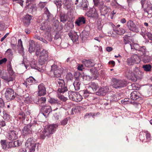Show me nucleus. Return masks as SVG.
Returning a JSON list of instances; mask_svg holds the SVG:
<instances>
[{"label": "nucleus", "instance_id": "1", "mask_svg": "<svg viewBox=\"0 0 152 152\" xmlns=\"http://www.w3.org/2000/svg\"><path fill=\"white\" fill-rule=\"evenodd\" d=\"M141 74V73L138 68L136 67L133 72L129 69H127L126 70L125 75L128 79H130L134 82H135L137 79H141L142 78Z\"/></svg>", "mask_w": 152, "mask_h": 152}, {"label": "nucleus", "instance_id": "2", "mask_svg": "<svg viewBox=\"0 0 152 152\" xmlns=\"http://www.w3.org/2000/svg\"><path fill=\"white\" fill-rule=\"evenodd\" d=\"M58 126V125L56 124H51L48 126L46 128L44 129L40 132L41 138L44 139L46 137H50L51 134L55 132Z\"/></svg>", "mask_w": 152, "mask_h": 152}, {"label": "nucleus", "instance_id": "3", "mask_svg": "<svg viewBox=\"0 0 152 152\" xmlns=\"http://www.w3.org/2000/svg\"><path fill=\"white\" fill-rule=\"evenodd\" d=\"M63 69L61 66H58L56 65H53L51 66V71L53 72L54 77H60L62 73Z\"/></svg>", "mask_w": 152, "mask_h": 152}, {"label": "nucleus", "instance_id": "4", "mask_svg": "<svg viewBox=\"0 0 152 152\" xmlns=\"http://www.w3.org/2000/svg\"><path fill=\"white\" fill-rule=\"evenodd\" d=\"M113 87L115 88H119L124 87L127 85V82L125 80H121L116 79H113Z\"/></svg>", "mask_w": 152, "mask_h": 152}, {"label": "nucleus", "instance_id": "5", "mask_svg": "<svg viewBox=\"0 0 152 152\" xmlns=\"http://www.w3.org/2000/svg\"><path fill=\"white\" fill-rule=\"evenodd\" d=\"M47 51L43 50L40 52V56L39 60V61L40 65L44 64L48 59V54Z\"/></svg>", "mask_w": 152, "mask_h": 152}, {"label": "nucleus", "instance_id": "6", "mask_svg": "<svg viewBox=\"0 0 152 152\" xmlns=\"http://www.w3.org/2000/svg\"><path fill=\"white\" fill-rule=\"evenodd\" d=\"M98 87V84L94 82H92L90 85V86L84 92V94H93V92L96 91Z\"/></svg>", "mask_w": 152, "mask_h": 152}, {"label": "nucleus", "instance_id": "7", "mask_svg": "<svg viewBox=\"0 0 152 152\" xmlns=\"http://www.w3.org/2000/svg\"><path fill=\"white\" fill-rule=\"evenodd\" d=\"M0 77L2 79L8 82L12 81L13 80L12 75H10L5 71H3L2 73H1L0 75Z\"/></svg>", "mask_w": 152, "mask_h": 152}, {"label": "nucleus", "instance_id": "8", "mask_svg": "<svg viewBox=\"0 0 152 152\" xmlns=\"http://www.w3.org/2000/svg\"><path fill=\"white\" fill-rule=\"evenodd\" d=\"M134 48L139 51L140 54H142V56L145 55L146 52L147 50L145 46L140 47L138 44H136L134 45Z\"/></svg>", "mask_w": 152, "mask_h": 152}, {"label": "nucleus", "instance_id": "9", "mask_svg": "<svg viewBox=\"0 0 152 152\" xmlns=\"http://www.w3.org/2000/svg\"><path fill=\"white\" fill-rule=\"evenodd\" d=\"M142 8L143 9L145 13H147L148 14H150L152 13V7L150 2H147Z\"/></svg>", "mask_w": 152, "mask_h": 152}, {"label": "nucleus", "instance_id": "10", "mask_svg": "<svg viewBox=\"0 0 152 152\" xmlns=\"http://www.w3.org/2000/svg\"><path fill=\"white\" fill-rule=\"evenodd\" d=\"M38 95H45L46 94V88L43 83H41L38 86Z\"/></svg>", "mask_w": 152, "mask_h": 152}, {"label": "nucleus", "instance_id": "11", "mask_svg": "<svg viewBox=\"0 0 152 152\" xmlns=\"http://www.w3.org/2000/svg\"><path fill=\"white\" fill-rule=\"evenodd\" d=\"M82 61L84 66L88 68L93 67L95 65V63L90 60H87L84 59Z\"/></svg>", "mask_w": 152, "mask_h": 152}, {"label": "nucleus", "instance_id": "12", "mask_svg": "<svg viewBox=\"0 0 152 152\" xmlns=\"http://www.w3.org/2000/svg\"><path fill=\"white\" fill-rule=\"evenodd\" d=\"M86 22V18L83 16L78 18L75 20V23L77 26H80L85 24Z\"/></svg>", "mask_w": 152, "mask_h": 152}, {"label": "nucleus", "instance_id": "13", "mask_svg": "<svg viewBox=\"0 0 152 152\" xmlns=\"http://www.w3.org/2000/svg\"><path fill=\"white\" fill-rule=\"evenodd\" d=\"M127 26L129 29L134 31L137 29V27L134 24L133 21L130 20L127 23Z\"/></svg>", "mask_w": 152, "mask_h": 152}, {"label": "nucleus", "instance_id": "14", "mask_svg": "<svg viewBox=\"0 0 152 152\" xmlns=\"http://www.w3.org/2000/svg\"><path fill=\"white\" fill-rule=\"evenodd\" d=\"M35 140V139L34 138L29 139V142H30L29 149H30V152H34L35 151L36 143Z\"/></svg>", "mask_w": 152, "mask_h": 152}, {"label": "nucleus", "instance_id": "15", "mask_svg": "<svg viewBox=\"0 0 152 152\" xmlns=\"http://www.w3.org/2000/svg\"><path fill=\"white\" fill-rule=\"evenodd\" d=\"M8 134L9 136L8 138L9 140H14L18 138L16 132L14 130L10 131Z\"/></svg>", "mask_w": 152, "mask_h": 152}, {"label": "nucleus", "instance_id": "16", "mask_svg": "<svg viewBox=\"0 0 152 152\" xmlns=\"http://www.w3.org/2000/svg\"><path fill=\"white\" fill-rule=\"evenodd\" d=\"M87 16L94 19H96L98 17V14L96 10L94 9L89 11L87 13Z\"/></svg>", "mask_w": 152, "mask_h": 152}, {"label": "nucleus", "instance_id": "17", "mask_svg": "<svg viewBox=\"0 0 152 152\" xmlns=\"http://www.w3.org/2000/svg\"><path fill=\"white\" fill-rule=\"evenodd\" d=\"M35 50V45L34 42L31 40L29 42V52L31 53L34 52Z\"/></svg>", "mask_w": 152, "mask_h": 152}, {"label": "nucleus", "instance_id": "18", "mask_svg": "<svg viewBox=\"0 0 152 152\" xmlns=\"http://www.w3.org/2000/svg\"><path fill=\"white\" fill-rule=\"evenodd\" d=\"M142 61L145 63H148L152 60V56L146 55L142 56Z\"/></svg>", "mask_w": 152, "mask_h": 152}, {"label": "nucleus", "instance_id": "19", "mask_svg": "<svg viewBox=\"0 0 152 152\" xmlns=\"http://www.w3.org/2000/svg\"><path fill=\"white\" fill-rule=\"evenodd\" d=\"M30 65L31 68L37 69L39 71H41V68L37 66V62L35 59H33L31 60L30 63Z\"/></svg>", "mask_w": 152, "mask_h": 152}, {"label": "nucleus", "instance_id": "20", "mask_svg": "<svg viewBox=\"0 0 152 152\" xmlns=\"http://www.w3.org/2000/svg\"><path fill=\"white\" fill-rule=\"evenodd\" d=\"M18 52L22 55L23 54L24 48L23 47L22 42L21 40H19L18 44Z\"/></svg>", "mask_w": 152, "mask_h": 152}, {"label": "nucleus", "instance_id": "21", "mask_svg": "<svg viewBox=\"0 0 152 152\" xmlns=\"http://www.w3.org/2000/svg\"><path fill=\"white\" fill-rule=\"evenodd\" d=\"M107 86L104 88H101L99 89L97 92H96V95H103L104 94L107 92L108 90L107 89Z\"/></svg>", "mask_w": 152, "mask_h": 152}, {"label": "nucleus", "instance_id": "22", "mask_svg": "<svg viewBox=\"0 0 152 152\" xmlns=\"http://www.w3.org/2000/svg\"><path fill=\"white\" fill-rule=\"evenodd\" d=\"M68 35L73 42H75L78 40L79 36L76 33L72 34L71 33H69Z\"/></svg>", "mask_w": 152, "mask_h": 152}, {"label": "nucleus", "instance_id": "23", "mask_svg": "<svg viewBox=\"0 0 152 152\" xmlns=\"http://www.w3.org/2000/svg\"><path fill=\"white\" fill-rule=\"evenodd\" d=\"M36 121H31L30 124L29 125V126H30L29 127L30 128V129L29 128V134L30 133V132H31V134H32L34 133V131H32V129L33 130H34L35 129V126L36 125Z\"/></svg>", "mask_w": 152, "mask_h": 152}, {"label": "nucleus", "instance_id": "24", "mask_svg": "<svg viewBox=\"0 0 152 152\" xmlns=\"http://www.w3.org/2000/svg\"><path fill=\"white\" fill-rule=\"evenodd\" d=\"M37 8L35 4L31 5L30 7L29 8V12L32 14H34L36 13Z\"/></svg>", "mask_w": 152, "mask_h": 152}, {"label": "nucleus", "instance_id": "25", "mask_svg": "<svg viewBox=\"0 0 152 152\" xmlns=\"http://www.w3.org/2000/svg\"><path fill=\"white\" fill-rule=\"evenodd\" d=\"M42 109L43 110L44 112L45 113H48L47 115L51 111V107L50 106L47 105L42 107Z\"/></svg>", "mask_w": 152, "mask_h": 152}, {"label": "nucleus", "instance_id": "26", "mask_svg": "<svg viewBox=\"0 0 152 152\" xmlns=\"http://www.w3.org/2000/svg\"><path fill=\"white\" fill-rule=\"evenodd\" d=\"M132 58L134 61H135L136 64H138L140 63L141 61V59L136 54H134L132 56Z\"/></svg>", "mask_w": 152, "mask_h": 152}, {"label": "nucleus", "instance_id": "27", "mask_svg": "<svg viewBox=\"0 0 152 152\" xmlns=\"http://www.w3.org/2000/svg\"><path fill=\"white\" fill-rule=\"evenodd\" d=\"M5 91L4 94L5 95H12L14 94V91L11 88H8L6 90L4 89L3 91Z\"/></svg>", "mask_w": 152, "mask_h": 152}, {"label": "nucleus", "instance_id": "28", "mask_svg": "<svg viewBox=\"0 0 152 152\" xmlns=\"http://www.w3.org/2000/svg\"><path fill=\"white\" fill-rule=\"evenodd\" d=\"M60 21L63 23L66 21L67 19V16L64 13H61L60 14Z\"/></svg>", "mask_w": 152, "mask_h": 152}, {"label": "nucleus", "instance_id": "29", "mask_svg": "<svg viewBox=\"0 0 152 152\" xmlns=\"http://www.w3.org/2000/svg\"><path fill=\"white\" fill-rule=\"evenodd\" d=\"M73 84L75 90H78L80 89V81L77 80L74 82Z\"/></svg>", "mask_w": 152, "mask_h": 152}, {"label": "nucleus", "instance_id": "30", "mask_svg": "<svg viewBox=\"0 0 152 152\" xmlns=\"http://www.w3.org/2000/svg\"><path fill=\"white\" fill-rule=\"evenodd\" d=\"M57 83H58L59 87L60 88H63L65 86V83L64 80L62 79H58L57 80Z\"/></svg>", "mask_w": 152, "mask_h": 152}, {"label": "nucleus", "instance_id": "31", "mask_svg": "<svg viewBox=\"0 0 152 152\" xmlns=\"http://www.w3.org/2000/svg\"><path fill=\"white\" fill-rule=\"evenodd\" d=\"M144 70L146 72H149L151 70L152 66L150 64L144 65L142 66Z\"/></svg>", "mask_w": 152, "mask_h": 152}, {"label": "nucleus", "instance_id": "32", "mask_svg": "<svg viewBox=\"0 0 152 152\" xmlns=\"http://www.w3.org/2000/svg\"><path fill=\"white\" fill-rule=\"evenodd\" d=\"M127 64L129 66L135 64H136L135 61H134L133 58H132V56L127 59Z\"/></svg>", "mask_w": 152, "mask_h": 152}, {"label": "nucleus", "instance_id": "33", "mask_svg": "<svg viewBox=\"0 0 152 152\" xmlns=\"http://www.w3.org/2000/svg\"><path fill=\"white\" fill-rule=\"evenodd\" d=\"M113 30L118 35H122L124 33V30L121 28H119L117 29H114Z\"/></svg>", "mask_w": 152, "mask_h": 152}, {"label": "nucleus", "instance_id": "34", "mask_svg": "<svg viewBox=\"0 0 152 152\" xmlns=\"http://www.w3.org/2000/svg\"><path fill=\"white\" fill-rule=\"evenodd\" d=\"M80 107L79 106L75 107H73L71 110L70 112L71 115H73L77 112H79L80 110Z\"/></svg>", "mask_w": 152, "mask_h": 152}, {"label": "nucleus", "instance_id": "35", "mask_svg": "<svg viewBox=\"0 0 152 152\" xmlns=\"http://www.w3.org/2000/svg\"><path fill=\"white\" fill-rule=\"evenodd\" d=\"M23 22L25 25L28 26V15H26L23 18Z\"/></svg>", "mask_w": 152, "mask_h": 152}, {"label": "nucleus", "instance_id": "36", "mask_svg": "<svg viewBox=\"0 0 152 152\" xmlns=\"http://www.w3.org/2000/svg\"><path fill=\"white\" fill-rule=\"evenodd\" d=\"M88 2L85 0H83L81 6L83 10H86L88 7Z\"/></svg>", "mask_w": 152, "mask_h": 152}, {"label": "nucleus", "instance_id": "37", "mask_svg": "<svg viewBox=\"0 0 152 152\" xmlns=\"http://www.w3.org/2000/svg\"><path fill=\"white\" fill-rule=\"evenodd\" d=\"M67 91V88L65 86L63 88H59L58 90V91L60 93L63 94Z\"/></svg>", "mask_w": 152, "mask_h": 152}, {"label": "nucleus", "instance_id": "38", "mask_svg": "<svg viewBox=\"0 0 152 152\" xmlns=\"http://www.w3.org/2000/svg\"><path fill=\"white\" fill-rule=\"evenodd\" d=\"M46 101V98L45 97H41L38 99V104H41L44 103Z\"/></svg>", "mask_w": 152, "mask_h": 152}, {"label": "nucleus", "instance_id": "39", "mask_svg": "<svg viewBox=\"0 0 152 152\" xmlns=\"http://www.w3.org/2000/svg\"><path fill=\"white\" fill-rule=\"evenodd\" d=\"M110 9L109 7H107L105 5L102 8L100 9L101 11L104 12V13L106 14L109 10Z\"/></svg>", "mask_w": 152, "mask_h": 152}, {"label": "nucleus", "instance_id": "40", "mask_svg": "<svg viewBox=\"0 0 152 152\" xmlns=\"http://www.w3.org/2000/svg\"><path fill=\"white\" fill-rule=\"evenodd\" d=\"M28 125L25 126L24 127L23 130V135H26L28 134Z\"/></svg>", "mask_w": 152, "mask_h": 152}, {"label": "nucleus", "instance_id": "41", "mask_svg": "<svg viewBox=\"0 0 152 152\" xmlns=\"http://www.w3.org/2000/svg\"><path fill=\"white\" fill-rule=\"evenodd\" d=\"M47 12H46V13L47 15V17L48 18V20L50 21V20H52V15L51 14L48 10Z\"/></svg>", "mask_w": 152, "mask_h": 152}, {"label": "nucleus", "instance_id": "42", "mask_svg": "<svg viewBox=\"0 0 152 152\" xmlns=\"http://www.w3.org/2000/svg\"><path fill=\"white\" fill-rule=\"evenodd\" d=\"M76 98L74 99L75 101L76 102H80L82 100L83 98L82 96H74Z\"/></svg>", "mask_w": 152, "mask_h": 152}, {"label": "nucleus", "instance_id": "43", "mask_svg": "<svg viewBox=\"0 0 152 152\" xmlns=\"http://www.w3.org/2000/svg\"><path fill=\"white\" fill-rule=\"evenodd\" d=\"M36 81L35 79L33 77L31 76L29 77V83H31L30 85L35 84L36 83Z\"/></svg>", "mask_w": 152, "mask_h": 152}, {"label": "nucleus", "instance_id": "44", "mask_svg": "<svg viewBox=\"0 0 152 152\" xmlns=\"http://www.w3.org/2000/svg\"><path fill=\"white\" fill-rule=\"evenodd\" d=\"M105 5L104 4V2L102 1L101 0L98 3V5H97L96 6H98L99 7L100 10Z\"/></svg>", "mask_w": 152, "mask_h": 152}, {"label": "nucleus", "instance_id": "45", "mask_svg": "<svg viewBox=\"0 0 152 152\" xmlns=\"http://www.w3.org/2000/svg\"><path fill=\"white\" fill-rule=\"evenodd\" d=\"M129 37V36L127 35H125L123 37L124 43L125 44L129 43V41L128 38Z\"/></svg>", "mask_w": 152, "mask_h": 152}, {"label": "nucleus", "instance_id": "46", "mask_svg": "<svg viewBox=\"0 0 152 152\" xmlns=\"http://www.w3.org/2000/svg\"><path fill=\"white\" fill-rule=\"evenodd\" d=\"M5 96L8 101L14 99L15 97V96Z\"/></svg>", "mask_w": 152, "mask_h": 152}, {"label": "nucleus", "instance_id": "47", "mask_svg": "<svg viewBox=\"0 0 152 152\" xmlns=\"http://www.w3.org/2000/svg\"><path fill=\"white\" fill-rule=\"evenodd\" d=\"M112 6L115 8L119 7L120 5L115 1H114L111 3Z\"/></svg>", "mask_w": 152, "mask_h": 152}, {"label": "nucleus", "instance_id": "48", "mask_svg": "<svg viewBox=\"0 0 152 152\" xmlns=\"http://www.w3.org/2000/svg\"><path fill=\"white\" fill-rule=\"evenodd\" d=\"M66 77L67 80H71L72 79L73 76L71 73H69L67 74L66 76Z\"/></svg>", "mask_w": 152, "mask_h": 152}, {"label": "nucleus", "instance_id": "49", "mask_svg": "<svg viewBox=\"0 0 152 152\" xmlns=\"http://www.w3.org/2000/svg\"><path fill=\"white\" fill-rule=\"evenodd\" d=\"M58 96L60 99L63 101H65L68 99L67 97H65L64 96Z\"/></svg>", "mask_w": 152, "mask_h": 152}, {"label": "nucleus", "instance_id": "50", "mask_svg": "<svg viewBox=\"0 0 152 152\" xmlns=\"http://www.w3.org/2000/svg\"><path fill=\"white\" fill-rule=\"evenodd\" d=\"M69 95H80L79 93L77 92H73L71 91H69L68 92Z\"/></svg>", "mask_w": 152, "mask_h": 152}, {"label": "nucleus", "instance_id": "51", "mask_svg": "<svg viewBox=\"0 0 152 152\" xmlns=\"http://www.w3.org/2000/svg\"><path fill=\"white\" fill-rule=\"evenodd\" d=\"M68 121V119L67 118H66L61 122V125L64 126L66 125Z\"/></svg>", "mask_w": 152, "mask_h": 152}, {"label": "nucleus", "instance_id": "52", "mask_svg": "<svg viewBox=\"0 0 152 152\" xmlns=\"http://www.w3.org/2000/svg\"><path fill=\"white\" fill-rule=\"evenodd\" d=\"M145 133L146 134V139L148 140H150L151 138V135L150 133L147 131H145Z\"/></svg>", "mask_w": 152, "mask_h": 152}, {"label": "nucleus", "instance_id": "53", "mask_svg": "<svg viewBox=\"0 0 152 152\" xmlns=\"http://www.w3.org/2000/svg\"><path fill=\"white\" fill-rule=\"evenodd\" d=\"M49 102L51 104H54L58 102L57 100L52 98H50L49 100Z\"/></svg>", "mask_w": 152, "mask_h": 152}, {"label": "nucleus", "instance_id": "54", "mask_svg": "<svg viewBox=\"0 0 152 152\" xmlns=\"http://www.w3.org/2000/svg\"><path fill=\"white\" fill-rule=\"evenodd\" d=\"M61 0H58L56 1L55 4H56L58 7H60L61 5Z\"/></svg>", "mask_w": 152, "mask_h": 152}, {"label": "nucleus", "instance_id": "55", "mask_svg": "<svg viewBox=\"0 0 152 152\" xmlns=\"http://www.w3.org/2000/svg\"><path fill=\"white\" fill-rule=\"evenodd\" d=\"M7 61V58H4L1 60H0V65L5 64Z\"/></svg>", "mask_w": 152, "mask_h": 152}, {"label": "nucleus", "instance_id": "56", "mask_svg": "<svg viewBox=\"0 0 152 152\" xmlns=\"http://www.w3.org/2000/svg\"><path fill=\"white\" fill-rule=\"evenodd\" d=\"M13 142H10L9 143L8 148H11L12 147H15Z\"/></svg>", "mask_w": 152, "mask_h": 152}, {"label": "nucleus", "instance_id": "57", "mask_svg": "<svg viewBox=\"0 0 152 152\" xmlns=\"http://www.w3.org/2000/svg\"><path fill=\"white\" fill-rule=\"evenodd\" d=\"M46 39L49 41H51L52 40V37L50 34H48L45 37Z\"/></svg>", "mask_w": 152, "mask_h": 152}, {"label": "nucleus", "instance_id": "58", "mask_svg": "<svg viewBox=\"0 0 152 152\" xmlns=\"http://www.w3.org/2000/svg\"><path fill=\"white\" fill-rule=\"evenodd\" d=\"M84 65L83 64H79L77 67V69L78 70L80 71H82L83 69L84 68Z\"/></svg>", "mask_w": 152, "mask_h": 152}, {"label": "nucleus", "instance_id": "59", "mask_svg": "<svg viewBox=\"0 0 152 152\" xmlns=\"http://www.w3.org/2000/svg\"><path fill=\"white\" fill-rule=\"evenodd\" d=\"M13 142L15 147H18L20 145V143L18 140H16Z\"/></svg>", "mask_w": 152, "mask_h": 152}, {"label": "nucleus", "instance_id": "60", "mask_svg": "<svg viewBox=\"0 0 152 152\" xmlns=\"http://www.w3.org/2000/svg\"><path fill=\"white\" fill-rule=\"evenodd\" d=\"M4 105V104L2 99L0 98V107H3Z\"/></svg>", "mask_w": 152, "mask_h": 152}, {"label": "nucleus", "instance_id": "61", "mask_svg": "<svg viewBox=\"0 0 152 152\" xmlns=\"http://www.w3.org/2000/svg\"><path fill=\"white\" fill-rule=\"evenodd\" d=\"M46 4V2H41L39 4V6L41 8H43L44 7Z\"/></svg>", "mask_w": 152, "mask_h": 152}, {"label": "nucleus", "instance_id": "62", "mask_svg": "<svg viewBox=\"0 0 152 152\" xmlns=\"http://www.w3.org/2000/svg\"><path fill=\"white\" fill-rule=\"evenodd\" d=\"M39 45L37 46V48L36 50V54L37 56H38L39 54V53L40 51V50L39 48H38V46Z\"/></svg>", "mask_w": 152, "mask_h": 152}, {"label": "nucleus", "instance_id": "63", "mask_svg": "<svg viewBox=\"0 0 152 152\" xmlns=\"http://www.w3.org/2000/svg\"><path fill=\"white\" fill-rule=\"evenodd\" d=\"M7 69L9 71H11L12 70V68L10 62L7 65Z\"/></svg>", "mask_w": 152, "mask_h": 152}, {"label": "nucleus", "instance_id": "64", "mask_svg": "<svg viewBox=\"0 0 152 152\" xmlns=\"http://www.w3.org/2000/svg\"><path fill=\"white\" fill-rule=\"evenodd\" d=\"M6 124L4 121H0V126L3 127L5 126Z\"/></svg>", "mask_w": 152, "mask_h": 152}]
</instances>
